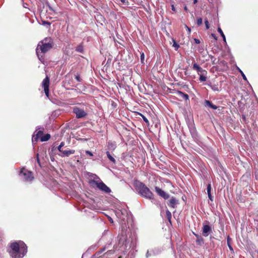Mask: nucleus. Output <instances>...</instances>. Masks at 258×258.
Here are the masks:
<instances>
[{"label":"nucleus","mask_w":258,"mask_h":258,"mask_svg":"<svg viewBox=\"0 0 258 258\" xmlns=\"http://www.w3.org/2000/svg\"><path fill=\"white\" fill-rule=\"evenodd\" d=\"M9 253L12 258H22L27 252V247L22 241L11 243Z\"/></svg>","instance_id":"nucleus-1"},{"label":"nucleus","mask_w":258,"mask_h":258,"mask_svg":"<svg viewBox=\"0 0 258 258\" xmlns=\"http://www.w3.org/2000/svg\"><path fill=\"white\" fill-rule=\"evenodd\" d=\"M134 186L137 192L142 197L149 200L154 199L153 192L143 182L136 180L134 182Z\"/></svg>","instance_id":"nucleus-2"},{"label":"nucleus","mask_w":258,"mask_h":258,"mask_svg":"<svg viewBox=\"0 0 258 258\" xmlns=\"http://www.w3.org/2000/svg\"><path fill=\"white\" fill-rule=\"evenodd\" d=\"M53 45V42L50 37L45 38L38 44L36 49V53L40 59V53H44L50 50Z\"/></svg>","instance_id":"nucleus-3"},{"label":"nucleus","mask_w":258,"mask_h":258,"mask_svg":"<svg viewBox=\"0 0 258 258\" xmlns=\"http://www.w3.org/2000/svg\"><path fill=\"white\" fill-rule=\"evenodd\" d=\"M43 135V131H39L37 132L35 136H33L32 138V142H37L38 139L40 138L41 142L47 141L50 138V135L49 134H46L44 136Z\"/></svg>","instance_id":"nucleus-4"},{"label":"nucleus","mask_w":258,"mask_h":258,"mask_svg":"<svg viewBox=\"0 0 258 258\" xmlns=\"http://www.w3.org/2000/svg\"><path fill=\"white\" fill-rule=\"evenodd\" d=\"M98 182H95V186L97 187L100 190L107 194L111 192V189L102 181Z\"/></svg>","instance_id":"nucleus-5"},{"label":"nucleus","mask_w":258,"mask_h":258,"mask_svg":"<svg viewBox=\"0 0 258 258\" xmlns=\"http://www.w3.org/2000/svg\"><path fill=\"white\" fill-rule=\"evenodd\" d=\"M20 175L23 176L24 179L27 181H30L33 179L32 173L25 168L22 169Z\"/></svg>","instance_id":"nucleus-6"},{"label":"nucleus","mask_w":258,"mask_h":258,"mask_svg":"<svg viewBox=\"0 0 258 258\" xmlns=\"http://www.w3.org/2000/svg\"><path fill=\"white\" fill-rule=\"evenodd\" d=\"M42 86L44 88V93L46 96L48 98L49 91V79L48 76H46V78L43 80Z\"/></svg>","instance_id":"nucleus-7"},{"label":"nucleus","mask_w":258,"mask_h":258,"mask_svg":"<svg viewBox=\"0 0 258 258\" xmlns=\"http://www.w3.org/2000/svg\"><path fill=\"white\" fill-rule=\"evenodd\" d=\"M73 112L76 114L77 118H83L87 115V113L82 109L77 107L73 108Z\"/></svg>","instance_id":"nucleus-8"},{"label":"nucleus","mask_w":258,"mask_h":258,"mask_svg":"<svg viewBox=\"0 0 258 258\" xmlns=\"http://www.w3.org/2000/svg\"><path fill=\"white\" fill-rule=\"evenodd\" d=\"M155 190L159 196L162 197L164 199L166 200L169 198V195L164 190L161 189L160 187L156 186L155 187Z\"/></svg>","instance_id":"nucleus-9"},{"label":"nucleus","mask_w":258,"mask_h":258,"mask_svg":"<svg viewBox=\"0 0 258 258\" xmlns=\"http://www.w3.org/2000/svg\"><path fill=\"white\" fill-rule=\"evenodd\" d=\"M212 232L211 227L207 224H203L202 228V234L204 237H207Z\"/></svg>","instance_id":"nucleus-10"},{"label":"nucleus","mask_w":258,"mask_h":258,"mask_svg":"<svg viewBox=\"0 0 258 258\" xmlns=\"http://www.w3.org/2000/svg\"><path fill=\"white\" fill-rule=\"evenodd\" d=\"M192 69L197 71L199 75L203 74H207V72L206 70L203 69L196 63L193 64Z\"/></svg>","instance_id":"nucleus-11"},{"label":"nucleus","mask_w":258,"mask_h":258,"mask_svg":"<svg viewBox=\"0 0 258 258\" xmlns=\"http://www.w3.org/2000/svg\"><path fill=\"white\" fill-rule=\"evenodd\" d=\"M61 153L58 154V155L60 157H69L70 155L73 154L75 153V151L74 150H62L60 152Z\"/></svg>","instance_id":"nucleus-12"},{"label":"nucleus","mask_w":258,"mask_h":258,"mask_svg":"<svg viewBox=\"0 0 258 258\" xmlns=\"http://www.w3.org/2000/svg\"><path fill=\"white\" fill-rule=\"evenodd\" d=\"M92 177H93V179H91L89 181V184L92 186L95 187V182H98L99 181H102L101 179L96 174H94Z\"/></svg>","instance_id":"nucleus-13"},{"label":"nucleus","mask_w":258,"mask_h":258,"mask_svg":"<svg viewBox=\"0 0 258 258\" xmlns=\"http://www.w3.org/2000/svg\"><path fill=\"white\" fill-rule=\"evenodd\" d=\"M175 94L178 97L182 98L185 100L189 99V96L187 94H185L180 91H176Z\"/></svg>","instance_id":"nucleus-14"},{"label":"nucleus","mask_w":258,"mask_h":258,"mask_svg":"<svg viewBox=\"0 0 258 258\" xmlns=\"http://www.w3.org/2000/svg\"><path fill=\"white\" fill-rule=\"evenodd\" d=\"M177 204L178 200H177L175 198L172 197L169 201L168 206L171 208H174Z\"/></svg>","instance_id":"nucleus-15"},{"label":"nucleus","mask_w":258,"mask_h":258,"mask_svg":"<svg viewBox=\"0 0 258 258\" xmlns=\"http://www.w3.org/2000/svg\"><path fill=\"white\" fill-rule=\"evenodd\" d=\"M204 105L205 106H208L213 109H216L218 108L216 105H214L211 101L207 100H205Z\"/></svg>","instance_id":"nucleus-16"},{"label":"nucleus","mask_w":258,"mask_h":258,"mask_svg":"<svg viewBox=\"0 0 258 258\" xmlns=\"http://www.w3.org/2000/svg\"><path fill=\"white\" fill-rule=\"evenodd\" d=\"M108 149L109 150L113 151L115 149L116 147V143L114 142L109 141L108 142L107 145Z\"/></svg>","instance_id":"nucleus-17"},{"label":"nucleus","mask_w":258,"mask_h":258,"mask_svg":"<svg viewBox=\"0 0 258 258\" xmlns=\"http://www.w3.org/2000/svg\"><path fill=\"white\" fill-rule=\"evenodd\" d=\"M106 155L109 159V160L112 162L113 163H116L115 159L112 157V156L110 154L109 152L107 151L106 152Z\"/></svg>","instance_id":"nucleus-18"},{"label":"nucleus","mask_w":258,"mask_h":258,"mask_svg":"<svg viewBox=\"0 0 258 258\" xmlns=\"http://www.w3.org/2000/svg\"><path fill=\"white\" fill-rule=\"evenodd\" d=\"M207 74L200 75L199 80L201 82H205L207 80V77H206Z\"/></svg>","instance_id":"nucleus-19"},{"label":"nucleus","mask_w":258,"mask_h":258,"mask_svg":"<svg viewBox=\"0 0 258 258\" xmlns=\"http://www.w3.org/2000/svg\"><path fill=\"white\" fill-rule=\"evenodd\" d=\"M209 86L214 91H219V89L218 85H210Z\"/></svg>","instance_id":"nucleus-20"},{"label":"nucleus","mask_w":258,"mask_h":258,"mask_svg":"<svg viewBox=\"0 0 258 258\" xmlns=\"http://www.w3.org/2000/svg\"><path fill=\"white\" fill-rule=\"evenodd\" d=\"M218 32L220 34L221 36L223 38V40L226 42V38H225V35L224 34L222 29L220 28V27H218Z\"/></svg>","instance_id":"nucleus-21"},{"label":"nucleus","mask_w":258,"mask_h":258,"mask_svg":"<svg viewBox=\"0 0 258 258\" xmlns=\"http://www.w3.org/2000/svg\"><path fill=\"white\" fill-rule=\"evenodd\" d=\"M76 50L79 52H83L84 50L83 46L82 45H78L77 47Z\"/></svg>","instance_id":"nucleus-22"},{"label":"nucleus","mask_w":258,"mask_h":258,"mask_svg":"<svg viewBox=\"0 0 258 258\" xmlns=\"http://www.w3.org/2000/svg\"><path fill=\"white\" fill-rule=\"evenodd\" d=\"M64 145V142H62L60 144V145L58 146V147H57V149H58V150L60 152H61L62 151V150L61 149V148H62V147Z\"/></svg>","instance_id":"nucleus-23"},{"label":"nucleus","mask_w":258,"mask_h":258,"mask_svg":"<svg viewBox=\"0 0 258 258\" xmlns=\"http://www.w3.org/2000/svg\"><path fill=\"white\" fill-rule=\"evenodd\" d=\"M202 23H203V19H202V18H199L197 19V25L199 26L202 25Z\"/></svg>","instance_id":"nucleus-24"},{"label":"nucleus","mask_w":258,"mask_h":258,"mask_svg":"<svg viewBox=\"0 0 258 258\" xmlns=\"http://www.w3.org/2000/svg\"><path fill=\"white\" fill-rule=\"evenodd\" d=\"M196 242L198 243H203L204 239L201 236H200L197 238Z\"/></svg>","instance_id":"nucleus-25"},{"label":"nucleus","mask_w":258,"mask_h":258,"mask_svg":"<svg viewBox=\"0 0 258 258\" xmlns=\"http://www.w3.org/2000/svg\"><path fill=\"white\" fill-rule=\"evenodd\" d=\"M238 70L240 73V74H241V75L243 80H247L246 77L245 76V75L244 74V73H243V72L239 68H238Z\"/></svg>","instance_id":"nucleus-26"},{"label":"nucleus","mask_w":258,"mask_h":258,"mask_svg":"<svg viewBox=\"0 0 258 258\" xmlns=\"http://www.w3.org/2000/svg\"><path fill=\"white\" fill-rule=\"evenodd\" d=\"M205 24L206 29H209L210 28V25L209 23V21L207 19H205Z\"/></svg>","instance_id":"nucleus-27"},{"label":"nucleus","mask_w":258,"mask_h":258,"mask_svg":"<svg viewBox=\"0 0 258 258\" xmlns=\"http://www.w3.org/2000/svg\"><path fill=\"white\" fill-rule=\"evenodd\" d=\"M207 193L211 192V183H209L207 185Z\"/></svg>","instance_id":"nucleus-28"},{"label":"nucleus","mask_w":258,"mask_h":258,"mask_svg":"<svg viewBox=\"0 0 258 258\" xmlns=\"http://www.w3.org/2000/svg\"><path fill=\"white\" fill-rule=\"evenodd\" d=\"M166 215H167V218L170 221V219L171 218V214L169 211H166Z\"/></svg>","instance_id":"nucleus-29"},{"label":"nucleus","mask_w":258,"mask_h":258,"mask_svg":"<svg viewBox=\"0 0 258 258\" xmlns=\"http://www.w3.org/2000/svg\"><path fill=\"white\" fill-rule=\"evenodd\" d=\"M141 115L142 116V118H143V119L144 120V121L147 123H149V120H148V119L143 115L141 114Z\"/></svg>","instance_id":"nucleus-30"},{"label":"nucleus","mask_w":258,"mask_h":258,"mask_svg":"<svg viewBox=\"0 0 258 258\" xmlns=\"http://www.w3.org/2000/svg\"><path fill=\"white\" fill-rule=\"evenodd\" d=\"M122 4L128 5V2L127 0H120Z\"/></svg>","instance_id":"nucleus-31"},{"label":"nucleus","mask_w":258,"mask_h":258,"mask_svg":"<svg viewBox=\"0 0 258 258\" xmlns=\"http://www.w3.org/2000/svg\"><path fill=\"white\" fill-rule=\"evenodd\" d=\"M75 78L78 82H80L81 81V79L79 75H76Z\"/></svg>","instance_id":"nucleus-32"},{"label":"nucleus","mask_w":258,"mask_h":258,"mask_svg":"<svg viewBox=\"0 0 258 258\" xmlns=\"http://www.w3.org/2000/svg\"><path fill=\"white\" fill-rule=\"evenodd\" d=\"M207 194H208V198H209V199L211 201H213V197L212 196L211 192H210V193H207Z\"/></svg>","instance_id":"nucleus-33"},{"label":"nucleus","mask_w":258,"mask_h":258,"mask_svg":"<svg viewBox=\"0 0 258 258\" xmlns=\"http://www.w3.org/2000/svg\"><path fill=\"white\" fill-rule=\"evenodd\" d=\"M185 27L186 30L187 31L188 33L189 34L191 32L190 28L189 27H188L187 25H185Z\"/></svg>","instance_id":"nucleus-34"},{"label":"nucleus","mask_w":258,"mask_h":258,"mask_svg":"<svg viewBox=\"0 0 258 258\" xmlns=\"http://www.w3.org/2000/svg\"><path fill=\"white\" fill-rule=\"evenodd\" d=\"M211 60H212V63L214 64H217V62H215L216 58H215L213 56L211 57Z\"/></svg>","instance_id":"nucleus-35"},{"label":"nucleus","mask_w":258,"mask_h":258,"mask_svg":"<svg viewBox=\"0 0 258 258\" xmlns=\"http://www.w3.org/2000/svg\"><path fill=\"white\" fill-rule=\"evenodd\" d=\"M194 41H195V43H197V44H199L201 42L200 40L199 39H197V38H195L194 39Z\"/></svg>","instance_id":"nucleus-36"},{"label":"nucleus","mask_w":258,"mask_h":258,"mask_svg":"<svg viewBox=\"0 0 258 258\" xmlns=\"http://www.w3.org/2000/svg\"><path fill=\"white\" fill-rule=\"evenodd\" d=\"M86 153L91 156H93V154L89 151H87L86 152Z\"/></svg>","instance_id":"nucleus-37"},{"label":"nucleus","mask_w":258,"mask_h":258,"mask_svg":"<svg viewBox=\"0 0 258 258\" xmlns=\"http://www.w3.org/2000/svg\"><path fill=\"white\" fill-rule=\"evenodd\" d=\"M173 46L177 49L179 47V45L177 44L176 42H174Z\"/></svg>","instance_id":"nucleus-38"},{"label":"nucleus","mask_w":258,"mask_h":258,"mask_svg":"<svg viewBox=\"0 0 258 258\" xmlns=\"http://www.w3.org/2000/svg\"><path fill=\"white\" fill-rule=\"evenodd\" d=\"M37 157L36 158H37V161L38 163L39 164H40V160H39V154H37V157Z\"/></svg>","instance_id":"nucleus-39"},{"label":"nucleus","mask_w":258,"mask_h":258,"mask_svg":"<svg viewBox=\"0 0 258 258\" xmlns=\"http://www.w3.org/2000/svg\"><path fill=\"white\" fill-rule=\"evenodd\" d=\"M105 250V248H103L102 249H101V250L100 251H99L98 252V253H101L102 252H103L104 250Z\"/></svg>","instance_id":"nucleus-40"},{"label":"nucleus","mask_w":258,"mask_h":258,"mask_svg":"<svg viewBox=\"0 0 258 258\" xmlns=\"http://www.w3.org/2000/svg\"><path fill=\"white\" fill-rule=\"evenodd\" d=\"M228 247H229V248L230 250L231 251H233V249L232 247L231 246L230 244V243H228Z\"/></svg>","instance_id":"nucleus-41"},{"label":"nucleus","mask_w":258,"mask_h":258,"mask_svg":"<svg viewBox=\"0 0 258 258\" xmlns=\"http://www.w3.org/2000/svg\"><path fill=\"white\" fill-rule=\"evenodd\" d=\"M141 59H143L144 58V53H143L142 54H141Z\"/></svg>","instance_id":"nucleus-42"},{"label":"nucleus","mask_w":258,"mask_h":258,"mask_svg":"<svg viewBox=\"0 0 258 258\" xmlns=\"http://www.w3.org/2000/svg\"><path fill=\"white\" fill-rule=\"evenodd\" d=\"M184 10L185 11H186V12H187V11H188V9H187V7L186 6H184Z\"/></svg>","instance_id":"nucleus-43"},{"label":"nucleus","mask_w":258,"mask_h":258,"mask_svg":"<svg viewBox=\"0 0 258 258\" xmlns=\"http://www.w3.org/2000/svg\"><path fill=\"white\" fill-rule=\"evenodd\" d=\"M150 255V254H149V251H148L147 253H146V257H148Z\"/></svg>","instance_id":"nucleus-44"},{"label":"nucleus","mask_w":258,"mask_h":258,"mask_svg":"<svg viewBox=\"0 0 258 258\" xmlns=\"http://www.w3.org/2000/svg\"><path fill=\"white\" fill-rule=\"evenodd\" d=\"M229 240H230V238H229V236H228V237H227V243H228H228H229Z\"/></svg>","instance_id":"nucleus-45"},{"label":"nucleus","mask_w":258,"mask_h":258,"mask_svg":"<svg viewBox=\"0 0 258 258\" xmlns=\"http://www.w3.org/2000/svg\"><path fill=\"white\" fill-rule=\"evenodd\" d=\"M194 235L196 236V237L198 238V237H200V236H199L198 234H195L194 233Z\"/></svg>","instance_id":"nucleus-46"},{"label":"nucleus","mask_w":258,"mask_h":258,"mask_svg":"<svg viewBox=\"0 0 258 258\" xmlns=\"http://www.w3.org/2000/svg\"><path fill=\"white\" fill-rule=\"evenodd\" d=\"M198 2V0H194V4H196V3H197Z\"/></svg>","instance_id":"nucleus-47"},{"label":"nucleus","mask_w":258,"mask_h":258,"mask_svg":"<svg viewBox=\"0 0 258 258\" xmlns=\"http://www.w3.org/2000/svg\"><path fill=\"white\" fill-rule=\"evenodd\" d=\"M172 10L173 11H175V8H174V6H173V5H172Z\"/></svg>","instance_id":"nucleus-48"},{"label":"nucleus","mask_w":258,"mask_h":258,"mask_svg":"<svg viewBox=\"0 0 258 258\" xmlns=\"http://www.w3.org/2000/svg\"><path fill=\"white\" fill-rule=\"evenodd\" d=\"M212 35L213 36V37H214V38L215 39H217L216 37H215V36L214 35V34H212Z\"/></svg>","instance_id":"nucleus-49"},{"label":"nucleus","mask_w":258,"mask_h":258,"mask_svg":"<svg viewBox=\"0 0 258 258\" xmlns=\"http://www.w3.org/2000/svg\"><path fill=\"white\" fill-rule=\"evenodd\" d=\"M119 213H120L119 211L116 212V214H119Z\"/></svg>","instance_id":"nucleus-50"},{"label":"nucleus","mask_w":258,"mask_h":258,"mask_svg":"<svg viewBox=\"0 0 258 258\" xmlns=\"http://www.w3.org/2000/svg\"><path fill=\"white\" fill-rule=\"evenodd\" d=\"M110 221L111 222H113V220H112L111 219L110 220Z\"/></svg>","instance_id":"nucleus-51"},{"label":"nucleus","mask_w":258,"mask_h":258,"mask_svg":"<svg viewBox=\"0 0 258 258\" xmlns=\"http://www.w3.org/2000/svg\"><path fill=\"white\" fill-rule=\"evenodd\" d=\"M118 258H121V256H119Z\"/></svg>","instance_id":"nucleus-52"}]
</instances>
